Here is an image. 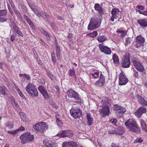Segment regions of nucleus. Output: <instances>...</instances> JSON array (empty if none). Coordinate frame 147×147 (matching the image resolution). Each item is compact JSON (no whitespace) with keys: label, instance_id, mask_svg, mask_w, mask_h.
Masks as SVG:
<instances>
[{"label":"nucleus","instance_id":"36","mask_svg":"<svg viewBox=\"0 0 147 147\" xmlns=\"http://www.w3.org/2000/svg\"><path fill=\"white\" fill-rule=\"evenodd\" d=\"M7 14V10L5 9L0 10V17L5 16Z\"/></svg>","mask_w":147,"mask_h":147},{"label":"nucleus","instance_id":"11","mask_svg":"<svg viewBox=\"0 0 147 147\" xmlns=\"http://www.w3.org/2000/svg\"><path fill=\"white\" fill-rule=\"evenodd\" d=\"M98 46L99 49L102 52L107 55L111 54V51L110 49L107 46L104 45L103 44H100Z\"/></svg>","mask_w":147,"mask_h":147},{"label":"nucleus","instance_id":"52","mask_svg":"<svg viewBox=\"0 0 147 147\" xmlns=\"http://www.w3.org/2000/svg\"><path fill=\"white\" fill-rule=\"evenodd\" d=\"M36 14L38 17H40V12H39L37 9H36L34 10V11H33Z\"/></svg>","mask_w":147,"mask_h":147},{"label":"nucleus","instance_id":"32","mask_svg":"<svg viewBox=\"0 0 147 147\" xmlns=\"http://www.w3.org/2000/svg\"><path fill=\"white\" fill-rule=\"evenodd\" d=\"M69 76H73L76 79V76L75 73V71L74 69L73 68L72 69H69Z\"/></svg>","mask_w":147,"mask_h":147},{"label":"nucleus","instance_id":"26","mask_svg":"<svg viewBox=\"0 0 147 147\" xmlns=\"http://www.w3.org/2000/svg\"><path fill=\"white\" fill-rule=\"evenodd\" d=\"M6 127H5V130L7 131H8L10 129H11L13 127V123L10 122H7L6 124Z\"/></svg>","mask_w":147,"mask_h":147},{"label":"nucleus","instance_id":"33","mask_svg":"<svg viewBox=\"0 0 147 147\" xmlns=\"http://www.w3.org/2000/svg\"><path fill=\"white\" fill-rule=\"evenodd\" d=\"M43 144L47 147L52 146V142L47 140H44L43 141Z\"/></svg>","mask_w":147,"mask_h":147},{"label":"nucleus","instance_id":"54","mask_svg":"<svg viewBox=\"0 0 147 147\" xmlns=\"http://www.w3.org/2000/svg\"><path fill=\"white\" fill-rule=\"evenodd\" d=\"M7 20V19L6 18H3L1 17L0 18V22H3L6 21Z\"/></svg>","mask_w":147,"mask_h":147},{"label":"nucleus","instance_id":"6","mask_svg":"<svg viewBox=\"0 0 147 147\" xmlns=\"http://www.w3.org/2000/svg\"><path fill=\"white\" fill-rule=\"evenodd\" d=\"M100 26L98 19L97 18H92L90 20L88 29L90 30H94L98 28Z\"/></svg>","mask_w":147,"mask_h":147},{"label":"nucleus","instance_id":"22","mask_svg":"<svg viewBox=\"0 0 147 147\" xmlns=\"http://www.w3.org/2000/svg\"><path fill=\"white\" fill-rule=\"evenodd\" d=\"M40 31L41 33L46 36L48 40H50L51 37V34L43 28H42L41 29Z\"/></svg>","mask_w":147,"mask_h":147},{"label":"nucleus","instance_id":"15","mask_svg":"<svg viewBox=\"0 0 147 147\" xmlns=\"http://www.w3.org/2000/svg\"><path fill=\"white\" fill-rule=\"evenodd\" d=\"M38 89L44 96L45 99L48 100L49 96L44 86H39L38 87Z\"/></svg>","mask_w":147,"mask_h":147},{"label":"nucleus","instance_id":"1","mask_svg":"<svg viewBox=\"0 0 147 147\" xmlns=\"http://www.w3.org/2000/svg\"><path fill=\"white\" fill-rule=\"evenodd\" d=\"M125 124L129 131L136 133H140V128L135 119H129L125 122Z\"/></svg>","mask_w":147,"mask_h":147},{"label":"nucleus","instance_id":"62","mask_svg":"<svg viewBox=\"0 0 147 147\" xmlns=\"http://www.w3.org/2000/svg\"><path fill=\"white\" fill-rule=\"evenodd\" d=\"M18 93L19 95L23 98H25V96H24V94L22 93V92H18Z\"/></svg>","mask_w":147,"mask_h":147},{"label":"nucleus","instance_id":"43","mask_svg":"<svg viewBox=\"0 0 147 147\" xmlns=\"http://www.w3.org/2000/svg\"><path fill=\"white\" fill-rule=\"evenodd\" d=\"M121 106L118 104H115L114 105L113 107V109L115 111L119 110L121 108Z\"/></svg>","mask_w":147,"mask_h":147},{"label":"nucleus","instance_id":"24","mask_svg":"<svg viewBox=\"0 0 147 147\" xmlns=\"http://www.w3.org/2000/svg\"><path fill=\"white\" fill-rule=\"evenodd\" d=\"M87 119V123L89 126L91 125L93 123V119L92 118L90 113H87L86 115Z\"/></svg>","mask_w":147,"mask_h":147},{"label":"nucleus","instance_id":"45","mask_svg":"<svg viewBox=\"0 0 147 147\" xmlns=\"http://www.w3.org/2000/svg\"><path fill=\"white\" fill-rule=\"evenodd\" d=\"M126 111V110L125 108H123L121 106V108H120L119 110V113L121 114L123 113Z\"/></svg>","mask_w":147,"mask_h":147},{"label":"nucleus","instance_id":"53","mask_svg":"<svg viewBox=\"0 0 147 147\" xmlns=\"http://www.w3.org/2000/svg\"><path fill=\"white\" fill-rule=\"evenodd\" d=\"M109 121L111 123L114 124H115L117 122V120L115 119H111Z\"/></svg>","mask_w":147,"mask_h":147},{"label":"nucleus","instance_id":"30","mask_svg":"<svg viewBox=\"0 0 147 147\" xmlns=\"http://www.w3.org/2000/svg\"><path fill=\"white\" fill-rule=\"evenodd\" d=\"M7 89L4 86L0 87V94L2 95H5L6 94Z\"/></svg>","mask_w":147,"mask_h":147},{"label":"nucleus","instance_id":"37","mask_svg":"<svg viewBox=\"0 0 147 147\" xmlns=\"http://www.w3.org/2000/svg\"><path fill=\"white\" fill-rule=\"evenodd\" d=\"M70 147H78V145L73 141H69Z\"/></svg>","mask_w":147,"mask_h":147},{"label":"nucleus","instance_id":"38","mask_svg":"<svg viewBox=\"0 0 147 147\" xmlns=\"http://www.w3.org/2000/svg\"><path fill=\"white\" fill-rule=\"evenodd\" d=\"M125 41L124 43V44L125 46L128 45L129 44L131 43L132 40L131 38L128 37L126 38Z\"/></svg>","mask_w":147,"mask_h":147},{"label":"nucleus","instance_id":"27","mask_svg":"<svg viewBox=\"0 0 147 147\" xmlns=\"http://www.w3.org/2000/svg\"><path fill=\"white\" fill-rule=\"evenodd\" d=\"M40 17L42 16L46 20H48L49 18V16L47 14L43 11H40Z\"/></svg>","mask_w":147,"mask_h":147},{"label":"nucleus","instance_id":"42","mask_svg":"<svg viewBox=\"0 0 147 147\" xmlns=\"http://www.w3.org/2000/svg\"><path fill=\"white\" fill-rule=\"evenodd\" d=\"M90 75H91L95 79L97 78L99 75V73L97 72H94L93 74H90Z\"/></svg>","mask_w":147,"mask_h":147},{"label":"nucleus","instance_id":"55","mask_svg":"<svg viewBox=\"0 0 147 147\" xmlns=\"http://www.w3.org/2000/svg\"><path fill=\"white\" fill-rule=\"evenodd\" d=\"M13 10L15 13L16 14V16L20 13V12L18 10L16 9V8H14L13 7Z\"/></svg>","mask_w":147,"mask_h":147},{"label":"nucleus","instance_id":"60","mask_svg":"<svg viewBox=\"0 0 147 147\" xmlns=\"http://www.w3.org/2000/svg\"><path fill=\"white\" fill-rule=\"evenodd\" d=\"M16 38V36L14 34H13L11 36V40L13 42L14 40Z\"/></svg>","mask_w":147,"mask_h":147},{"label":"nucleus","instance_id":"14","mask_svg":"<svg viewBox=\"0 0 147 147\" xmlns=\"http://www.w3.org/2000/svg\"><path fill=\"white\" fill-rule=\"evenodd\" d=\"M131 61L129 56L125 55L123 59L121 62V66L123 68H128L129 67Z\"/></svg>","mask_w":147,"mask_h":147},{"label":"nucleus","instance_id":"40","mask_svg":"<svg viewBox=\"0 0 147 147\" xmlns=\"http://www.w3.org/2000/svg\"><path fill=\"white\" fill-rule=\"evenodd\" d=\"M98 34L97 32L96 31H95L92 32L88 34V36L90 37L94 38Z\"/></svg>","mask_w":147,"mask_h":147},{"label":"nucleus","instance_id":"8","mask_svg":"<svg viewBox=\"0 0 147 147\" xmlns=\"http://www.w3.org/2000/svg\"><path fill=\"white\" fill-rule=\"evenodd\" d=\"M132 62L134 66L137 70L141 72L144 71V68L141 62L135 59L132 60Z\"/></svg>","mask_w":147,"mask_h":147},{"label":"nucleus","instance_id":"12","mask_svg":"<svg viewBox=\"0 0 147 147\" xmlns=\"http://www.w3.org/2000/svg\"><path fill=\"white\" fill-rule=\"evenodd\" d=\"M57 135L61 138L64 137L70 138V137H71L73 136V134L72 130H64L60 132Z\"/></svg>","mask_w":147,"mask_h":147},{"label":"nucleus","instance_id":"16","mask_svg":"<svg viewBox=\"0 0 147 147\" xmlns=\"http://www.w3.org/2000/svg\"><path fill=\"white\" fill-rule=\"evenodd\" d=\"M146 107L142 106L135 112L134 113L136 116L139 118L143 113H146Z\"/></svg>","mask_w":147,"mask_h":147},{"label":"nucleus","instance_id":"59","mask_svg":"<svg viewBox=\"0 0 147 147\" xmlns=\"http://www.w3.org/2000/svg\"><path fill=\"white\" fill-rule=\"evenodd\" d=\"M16 130L17 131H23L24 130L25 128L24 127H23L22 126H21V127H20V128H18V129H16Z\"/></svg>","mask_w":147,"mask_h":147},{"label":"nucleus","instance_id":"18","mask_svg":"<svg viewBox=\"0 0 147 147\" xmlns=\"http://www.w3.org/2000/svg\"><path fill=\"white\" fill-rule=\"evenodd\" d=\"M119 12V9L117 8H114L112 9L111 12L112 16L111 18V20L112 22L114 21V18L116 19L118 17L117 15Z\"/></svg>","mask_w":147,"mask_h":147},{"label":"nucleus","instance_id":"56","mask_svg":"<svg viewBox=\"0 0 147 147\" xmlns=\"http://www.w3.org/2000/svg\"><path fill=\"white\" fill-rule=\"evenodd\" d=\"M23 17L27 22H29V20H30V19L25 14L24 15Z\"/></svg>","mask_w":147,"mask_h":147},{"label":"nucleus","instance_id":"47","mask_svg":"<svg viewBox=\"0 0 147 147\" xmlns=\"http://www.w3.org/2000/svg\"><path fill=\"white\" fill-rule=\"evenodd\" d=\"M7 131L9 134H12L13 135H15L17 133L16 130H12L10 131H9L8 130V131Z\"/></svg>","mask_w":147,"mask_h":147},{"label":"nucleus","instance_id":"58","mask_svg":"<svg viewBox=\"0 0 147 147\" xmlns=\"http://www.w3.org/2000/svg\"><path fill=\"white\" fill-rule=\"evenodd\" d=\"M138 9L143 10L144 9V7L142 5H139L137 6L136 7Z\"/></svg>","mask_w":147,"mask_h":147},{"label":"nucleus","instance_id":"4","mask_svg":"<svg viewBox=\"0 0 147 147\" xmlns=\"http://www.w3.org/2000/svg\"><path fill=\"white\" fill-rule=\"evenodd\" d=\"M71 115L75 119L80 118L82 116V112L79 107L74 105L70 111Z\"/></svg>","mask_w":147,"mask_h":147},{"label":"nucleus","instance_id":"63","mask_svg":"<svg viewBox=\"0 0 147 147\" xmlns=\"http://www.w3.org/2000/svg\"><path fill=\"white\" fill-rule=\"evenodd\" d=\"M29 25L33 30L35 29V27L33 23L30 24Z\"/></svg>","mask_w":147,"mask_h":147},{"label":"nucleus","instance_id":"28","mask_svg":"<svg viewBox=\"0 0 147 147\" xmlns=\"http://www.w3.org/2000/svg\"><path fill=\"white\" fill-rule=\"evenodd\" d=\"M113 59L114 63L116 64H118L119 62V60L118 57L116 54H114L113 56Z\"/></svg>","mask_w":147,"mask_h":147},{"label":"nucleus","instance_id":"25","mask_svg":"<svg viewBox=\"0 0 147 147\" xmlns=\"http://www.w3.org/2000/svg\"><path fill=\"white\" fill-rule=\"evenodd\" d=\"M116 134L119 135H123L125 132V129L123 127H119L115 129Z\"/></svg>","mask_w":147,"mask_h":147},{"label":"nucleus","instance_id":"57","mask_svg":"<svg viewBox=\"0 0 147 147\" xmlns=\"http://www.w3.org/2000/svg\"><path fill=\"white\" fill-rule=\"evenodd\" d=\"M55 88L56 89V93L57 94H59L60 92V91H59V88L58 86H56L55 87Z\"/></svg>","mask_w":147,"mask_h":147},{"label":"nucleus","instance_id":"19","mask_svg":"<svg viewBox=\"0 0 147 147\" xmlns=\"http://www.w3.org/2000/svg\"><path fill=\"white\" fill-rule=\"evenodd\" d=\"M136 97L138 100V103L144 106L147 105V101L139 94H137Z\"/></svg>","mask_w":147,"mask_h":147},{"label":"nucleus","instance_id":"17","mask_svg":"<svg viewBox=\"0 0 147 147\" xmlns=\"http://www.w3.org/2000/svg\"><path fill=\"white\" fill-rule=\"evenodd\" d=\"M105 78L104 76L102 74H100V77L98 81L95 83V85L98 87H102L104 85L105 83Z\"/></svg>","mask_w":147,"mask_h":147},{"label":"nucleus","instance_id":"61","mask_svg":"<svg viewBox=\"0 0 147 147\" xmlns=\"http://www.w3.org/2000/svg\"><path fill=\"white\" fill-rule=\"evenodd\" d=\"M28 5L30 8L32 10V11H34L35 9L33 8V7L32 4L28 3Z\"/></svg>","mask_w":147,"mask_h":147},{"label":"nucleus","instance_id":"31","mask_svg":"<svg viewBox=\"0 0 147 147\" xmlns=\"http://www.w3.org/2000/svg\"><path fill=\"white\" fill-rule=\"evenodd\" d=\"M107 39V38L104 35H100L97 38V40L100 42H103Z\"/></svg>","mask_w":147,"mask_h":147},{"label":"nucleus","instance_id":"48","mask_svg":"<svg viewBox=\"0 0 147 147\" xmlns=\"http://www.w3.org/2000/svg\"><path fill=\"white\" fill-rule=\"evenodd\" d=\"M51 57L53 63L55 65V63H56V60L55 59V54L54 53H53L51 54Z\"/></svg>","mask_w":147,"mask_h":147},{"label":"nucleus","instance_id":"34","mask_svg":"<svg viewBox=\"0 0 147 147\" xmlns=\"http://www.w3.org/2000/svg\"><path fill=\"white\" fill-rule=\"evenodd\" d=\"M115 129L114 127H111L108 129V132L111 134H116Z\"/></svg>","mask_w":147,"mask_h":147},{"label":"nucleus","instance_id":"5","mask_svg":"<svg viewBox=\"0 0 147 147\" xmlns=\"http://www.w3.org/2000/svg\"><path fill=\"white\" fill-rule=\"evenodd\" d=\"M26 90L28 93L34 97L37 96L38 94L35 86L31 83H29L26 86Z\"/></svg>","mask_w":147,"mask_h":147},{"label":"nucleus","instance_id":"50","mask_svg":"<svg viewBox=\"0 0 147 147\" xmlns=\"http://www.w3.org/2000/svg\"><path fill=\"white\" fill-rule=\"evenodd\" d=\"M133 71L134 72V76L135 78H138L139 76L138 72L135 69H134Z\"/></svg>","mask_w":147,"mask_h":147},{"label":"nucleus","instance_id":"10","mask_svg":"<svg viewBox=\"0 0 147 147\" xmlns=\"http://www.w3.org/2000/svg\"><path fill=\"white\" fill-rule=\"evenodd\" d=\"M145 39L141 35L138 36L136 38L135 46L136 48H138L144 45Z\"/></svg>","mask_w":147,"mask_h":147},{"label":"nucleus","instance_id":"35","mask_svg":"<svg viewBox=\"0 0 147 147\" xmlns=\"http://www.w3.org/2000/svg\"><path fill=\"white\" fill-rule=\"evenodd\" d=\"M117 32L119 33L120 34V36L121 37H123L125 36L126 34V32L125 30H117Z\"/></svg>","mask_w":147,"mask_h":147},{"label":"nucleus","instance_id":"64","mask_svg":"<svg viewBox=\"0 0 147 147\" xmlns=\"http://www.w3.org/2000/svg\"><path fill=\"white\" fill-rule=\"evenodd\" d=\"M111 147H120L119 145L115 144H112L111 145Z\"/></svg>","mask_w":147,"mask_h":147},{"label":"nucleus","instance_id":"44","mask_svg":"<svg viewBox=\"0 0 147 147\" xmlns=\"http://www.w3.org/2000/svg\"><path fill=\"white\" fill-rule=\"evenodd\" d=\"M62 147H70L69 141L63 142L62 144Z\"/></svg>","mask_w":147,"mask_h":147},{"label":"nucleus","instance_id":"7","mask_svg":"<svg viewBox=\"0 0 147 147\" xmlns=\"http://www.w3.org/2000/svg\"><path fill=\"white\" fill-rule=\"evenodd\" d=\"M67 96L71 98H74L75 102L80 103L81 102V99L79 96V94L72 90H69L67 92Z\"/></svg>","mask_w":147,"mask_h":147},{"label":"nucleus","instance_id":"51","mask_svg":"<svg viewBox=\"0 0 147 147\" xmlns=\"http://www.w3.org/2000/svg\"><path fill=\"white\" fill-rule=\"evenodd\" d=\"M143 141V140L141 138H137L134 141V143H141Z\"/></svg>","mask_w":147,"mask_h":147},{"label":"nucleus","instance_id":"46","mask_svg":"<svg viewBox=\"0 0 147 147\" xmlns=\"http://www.w3.org/2000/svg\"><path fill=\"white\" fill-rule=\"evenodd\" d=\"M22 10L25 12H27L28 10L26 6L24 4H22L21 5Z\"/></svg>","mask_w":147,"mask_h":147},{"label":"nucleus","instance_id":"3","mask_svg":"<svg viewBox=\"0 0 147 147\" xmlns=\"http://www.w3.org/2000/svg\"><path fill=\"white\" fill-rule=\"evenodd\" d=\"M20 139L22 143L25 144L29 141H32L34 139V136L30 132H27L21 135Z\"/></svg>","mask_w":147,"mask_h":147},{"label":"nucleus","instance_id":"39","mask_svg":"<svg viewBox=\"0 0 147 147\" xmlns=\"http://www.w3.org/2000/svg\"><path fill=\"white\" fill-rule=\"evenodd\" d=\"M17 16L18 18L20 20V21L22 23L24 24H26V22L25 21L23 20V19L22 17L20 14V13L19 14H18L17 15Z\"/></svg>","mask_w":147,"mask_h":147},{"label":"nucleus","instance_id":"41","mask_svg":"<svg viewBox=\"0 0 147 147\" xmlns=\"http://www.w3.org/2000/svg\"><path fill=\"white\" fill-rule=\"evenodd\" d=\"M60 50L59 46L56 45V54L57 57H59L60 55Z\"/></svg>","mask_w":147,"mask_h":147},{"label":"nucleus","instance_id":"20","mask_svg":"<svg viewBox=\"0 0 147 147\" xmlns=\"http://www.w3.org/2000/svg\"><path fill=\"white\" fill-rule=\"evenodd\" d=\"M13 32H15L17 33L19 35V36H20L22 37L23 36V34L22 33L21 31L20 30L19 28L17 27L15 24H14L13 26Z\"/></svg>","mask_w":147,"mask_h":147},{"label":"nucleus","instance_id":"29","mask_svg":"<svg viewBox=\"0 0 147 147\" xmlns=\"http://www.w3.org/2000/svg\"><path fill=\"white\" fill-rule=\"evenodd\" d=\"M142 129L145 131H147V127L145 122L143 120L140 121Z\"/></svg>","mask_w":147,"mask_h":147},{"label":"nucleus","instance_id":"2","mask_svg":"<svg viewBox=\"0 0 147 147\" xmlns=\"http://www.w3.org/2000/svg\"><path fill=\"white\" fill-rule=\"evenodd\" d=\"M33 128L35 130L43 134L46 131L48 126L45 122H39L34 125Z\"/></svg>","mask_w":147,"mask_h":147},{"label":"nucleus","instance_id":"13","mask_svg":"<svg viewBox=\"0 0 147 147\" xmlns=\"http://www.w3.org/2000/svg\"><path fill=\"white\" fill-rule=\"evenodd\" d=\"M99 111L102 117H105L109 115L110 109L109 107L107 106H103L102 109H100Z\"/></svg>","mask_w":147,"mask_h":147},{"label":"nucleus","instance_id":"23","mask_svg":"<svg viewBox=\"0 0 147 147\" xmlns=\"http://www.w3.org/2000/svg\"><path fill=\"white\" fill-rule=\"evenodd\" d=\"M94 8L95 10L98 11L99 14H103L102 8L99 4L96 3L95 5Z\"/></svg>","mask_w":147,"mask_h":147},{"label":"nucleus","instance_id":"21","mask_svg":"<svg viewBox=\"0 0 147 147\" xmlns=\"http://www.w3.org/2000/svg\"><path fill=\"white\" fill-rule=\"evenodd\" d=\"M137 22L141 27H146L147 26V21L145 19L138 20Z\"/></svg>","mask_w":147,"mask_h":147},{"label":"nucleus","instance_id":"49","mask_svg":"<svg viewBox=\"0 0 147 147\" xmlns=\"http://www.w3.org/2000/svg\"><path fill=\"white\" fill-rule=\"evenodd\" d=\"M57 123L58 125L60 126L63 125V123L61 120L59 118L57 117Z\"/></svg>","mask_w":147,"mask_h":147},{"label":"nucleus","instance_id":"9","mask_svg":"<svg viewBox=\"0 0 147 147\" xmlns=\"http://www.w3.org/2000/svg\"><path fill=\"white\" fill-rule=\"evenodd\" d=\"M119 84L120 85H125L128 82L127 77L123 71L119 75Z\"/></svg>","mask_w":147,"mask_h":147}]
</instances>
